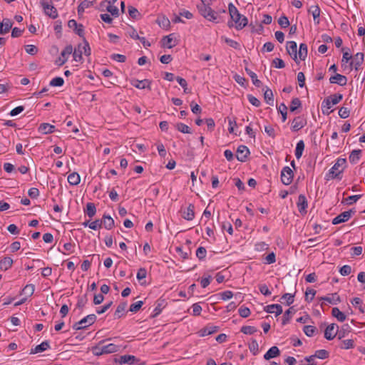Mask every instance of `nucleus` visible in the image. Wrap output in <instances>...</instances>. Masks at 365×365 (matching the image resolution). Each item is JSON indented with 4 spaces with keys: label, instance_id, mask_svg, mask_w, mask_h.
Masks as SVG:
<instances>
[{
    "label": "nucleus",
    "instance_id": "f257e3e1",
    "mask_svg": "<svg viewBox=\"0 0 365 365\" xmlns=\"http://www.w3.org/2000/svg\"><path fill=\"white\" fill-rule=\"evenodd\" d=\"M228 10L231 19L235 23L237 30L243 29L248 23L245 16H242L232 3L228 4Z\"/></svg>",
    "mask_w": 365,
    "mask_h": 365
},
{
    "label": "nucleus",
    "instance_id": "f03ea898",
    "mask_svg": "<svg viewBox=\"0 0 365 365\" xmlns=\"http://www.w3.org/2000/svg\"><path fill=\"white\" fill-rule=\"evenodd\" d=\"M343 96L340 93H334L331 95L324 99L322 103V110L323 113L329 114L333 112L334 110L331 109L334 105H336L342 100Z\"/></svg>",
    "mask_w": 365,
    "mask_h": 365
},
{
    "label": "nucleus",
    "instance_id": "7ed1b4c3",
    "mask_svg": "<svg viewBox=\"0 0 365 365\" xmlns=\"http://www.w3.org/2000/svg\"><path fill=\"white\" fill-rule=\"evenodd\" d=\"M346 164V160L345 158H338L335 164L331 167L329 170L327 176H329L331 178H337L341 180L342 176L341 173L344 171Z\"/></svg>",
    "mask_w": 365,
    "mask_h": 365
},
{
    "label": "nucleus",
    "instance_id": "20e7f679",
    "mask_svg": "<svg viewBox=\"0 0 365 365\" xmlns=\"http://www.w3.org/2000/svg\"><path fill=\"white\" fill-rule=\"evenodd\" d=\"M83 45L78 44V47L76 48L74 51L73 50V57L76 61L82 62V54H83V53L87 56L91 55V48L85 38H83Z\"/></svg>",
    "mask_w": 365,
    "mask_h": 365
},
{
    "label": "nucleus",
    "instance_id": "39448f33",
    "mask_svg": "<svg viewBox=\"0 0 365 365\" xmlns=\"http://www.w3.org/2000/svg\"><path fill=\"white\" fill-rule=\"evenodd\" d=\"M197 9L200 14L208 21L216 23L218 22L217 21L218 19L217 13L206 4H201L200 5H198Z\"/></svg>",
    "mask_w": 365,
    "mask_h": 365
},
{
    "label": "nucleus",
    "instance_id": "423d86ee",
    "mask_svg": "<svg viewBox=\"0 0 365 365\" xmlns=\"http://www.w3.org/2000/svg\"><path fill=\"white\" fill-rule=\"evenodd\" d=\"M41 5L43 9L45 14L50 18L55 19L58 17L57 9L46 0H41Z\"/></svg>",
    "mask_w": 365,
    "mask_h": 365
},
{
    "label": "nucleus",
    "instance_id": "0eeeda50",
    "mask_svg": "<svg viewBox=\"0 0 365 365\" xmlns=\"http://www.w3.org/2000/svg\"><path fill=\"white\" fill-rule=\"evenodd\" d=\"M294 173L292 170L289 167L285 166L281 172L282 182L285 185H289L292 183Z\"/></svg>",
    "mask_w": 365,
    "mask_h": 365
},
{
    "label": "nucleus",
    "instance_id": "6e6552de",
    "mask_svg": "<svg viewBox=\"0 0 365 365\" xmlns=\"http://www.w3.org/2000/svg\"><path fill=\"white\" fill-rule=\"evenodd\" d=\"M71 53H73V46L71 45L66 46L61 51V56L56 61V63L59 66L63 65Z\"/></svg>",
    "mask_w": 365,
    "mask_h": 365
},
{
    "label": "nucleus",
    "instance_id": "1a4fd4ad",
    "mask_svg": "<svg viewBox=\"0 0 365 365\" xmlns=\"http://www.w3.org/2000/svg\"><path fill=\"white\" fill-rule=\"evenodd\" d=\"M318 299L319 301L327 302L331 304H337L338 303H339L341 302V298L337 293H332V294H329L325 297H318ZM324 304H325L324 302H322L321 304L322 308H323Z\"/></svg>",
    "mask_w": 365,
    "mask_h": 365
},
{
    "label": "nucleus",
    "instance_id": "9d476101",
    "mask_svg": "<svg viewBox=\"0 0 365 365\" xmlns=\"http://www.w3.org/2000/svg\"><path fill=\"white\" fill-rule=\"evenodd\" d=\"M355 212L353 210H349L341 212L332 220L333 225H338L339 223L347 222L351 217V215Z\"/></svg>",
    "mask_w": 365,
    "mask_h": 365
},
{
    "label": "nucleus",
    "instance_id": "9b49d317",
    "mask_svg": "<svg viewBox=\"0 0 365 365\" xmlns=\"http://www.w3.org/2000/svg\"><path fill=\"white\" fill-rule=\"evenodd\" d=\"M250 150L245 145H240L236 152V158L240 162H245L250 155Z\"/></svg>",
    "mask_w": 365,
    "mask_h": 365
},
{
    "label": "nucleus",
    "instance_id": "f8f14e48",
    "mask_svg": "<svg viewBox=\"0 0 365 365\" xmlns=\"http://www.w3.org/2000/svg\"><path fill=\"white\" fill-rule=\"evenodd\" d=\"M307 124V120L304 118V115L296 116L292 123V130L294 131H298L304 128Z\"/></svg>",
    "mask_w": 365,
    "mask_h": 365
},
{
    "label": "nucleus",
    "instance_id": "ddd939ff",
    "mask_svg": "<svg viewBox=\"0 0 365 365\" xmlns=\"http://www.w3.org/2000/svg\"><path fill=\"white\" fill-rule=\"evenodd\" d=\"M337 329H339V327L336 324H329L324 331V337L327 340L334 339L337 335Z\"/></svg>",
    "mask_w": 365,
    "mask_h": 365
},
{
    "label": "nucleus",
    "instance_id": "4468645a",
    "mask_svg": "<svg viewBox=\"0 0 365 365\" xmlns=\"http://www.w3.org/2000/svg\"><path fill=\"white\" fill-rule=\"evenodd\" d=\"M298 210L302 215L307 213V209L308 207V202L305 195L301 194L298 197V202L297 203Z\"/></svg>",
    "mask_w": 365,
    "mask_h": 365
},
{
    "label": "nucleus",
    "instance_id": "2eb2a0df",
    "mask_svg": "<svg viewBox=\"0 0 365 365\" xmlns=\"http://www.w3.org/2000/svg\"><path fill=\"white\" fill-rule=\"evenodd\" d=\"M139 359H138L135 356L133 355H123L120 356L118 359L115 358V361L120 364H133L135 362H138Z\"/></svg>",
    "mask_w": 365,
    "mask_h": 365
},
{
    "label": "nucleus",
    "instance_id": "dca6fc26",
    "mask_svg": "<svg viewBox=\"0 0 365 365\" xmlns=\"http://www.w3.org/2000/svg\"><path fill=\"white\" fill-rule=\"evenodd\" d=\"M287 53L292 57L293 60L298 63L297 61V45L295 41H288L287 43Z\"/></svg>",
    "mask_w": 365,
    "mask_h": 365
},
{
    "label": "nucleus",
    "instance_id": "f3484780",
    "mask_svg": "<svg viewBox=\"0 0 365 365\" xmlns=\"http://www.w3.org/2000/svg\"><path fill=\"white\" fill-rule=\"evenodd\" d=\"M195 206L190 204L187 208L182 210V217L188 221L192 220L195 217Z\"/></svg>",
    "mask_w": 365,
    "mask_h": 365
},
{
    "label": "nucleus",
    "instance_id": "a211bd4d",
    "mask_svg": "<svg viewBox=\"0 0 365 365\" xmlns=\"http://www.w3.org/2000/svg\"><path fill=\"white\" fill-rule=\"evenodd\" d=\"M131 85L139 89L148 88L150 90V81L148 79L139 81L138 79H133L131 81Z\"/></svg>",
    "mask_w": 365,
    "mask_h": 365
},
{
    "label": "nucleus",
    "instance_id": "6ab92c4d",
    "mask_svg": "<svg viewBox=\"0 0 365 365\" xmlns=\"http://www.w3.org/2000/svg\"><path fill=\"white\" fill-rule=\"evenodd\" d=\"M364 62V53L359 52L353 57L352 61L350 63V66H353L355 70H359V67Z\"/></svg>",
    "mask_w": 365,
    "mask_h": 365
},
{
    "label": "nucleus",
    "instance_id": "aec40b11",
    "mask_svg": "<svg viewBox=\"0 0 365 365\" xmlns=\"http://www.w3.org/2000/svg\"><path fill=\"white\" fill-rule=\"evenodd\" d=\"M329 82L331 83H336L339 86H343L346 85L347 78L345 76H343L339 73H336L334 76L330 77Z\"/></svg>",
    "mask_w": 365,
    "mask_h": 365
},
{
    "label": "nucleus",
    "instance_id": "412c9836",
    "mask_svg": "<svg viewBox=\"0 0 365 365\" xmlns=\"http://www.w3.org/2000/svg\"><path fill=\"white\" fill-rule=\"evenodd\" d=\"M264 310L267 313H275L277 317L280 315L283 312L282 306L278 304L267 305L264 307Z\"/></svg>",
    "mask_w": 365,
    "mask_h": 365
},
{
    "label": "nucleus",
    "instance_id": "4be33fe9",
    "mask_svg": "<svg viewBox=\"0 0 365 365\" xmlns=\"http://www.w3.org/2000/svg\"><path fill=\"white\" fill-rule=\"evenodd\" d=\"M38 130L42 134L52 133L55 130V126L49 123H43L40 124Z\"/></svg>",
    "mask_w": 365,
    "mask_h": 365
},
{
    "label": "nucleus",
    "instance_id": "5701e85b",
    "mask_svg": "<svg viewBox=\"0 0 365 365\" xmlns=\"http://www.w3.org/2000/svg\"><path fill=\"white\" fill-rule=\"evenodd\" d=\"M308 12L312 14L314 22L317 24H319V16L321 13L319 6L318 5L311 6L308 9Z\"/></svg>",
    "mask_w": 365,
    "mask_h": 365
},
{
    "label": "nucleus",
    "instance_id": "b1692460",
    "mask_svg": "<svg viewBox=\"0 0 365 365\" xmlns=\"http://www.w3.org/2000/svg\"><path fill=\"white\" fill-rule=\"evenodd\" d=\"M50 348L48 341H44L40 344L37 345L34 349H31L30 354H34L40 352H43Z\"/></svg>",
    "mask_w": 365,
    "mask_h": 365
},
{
    "label": "nucleus",
    "instance_id": "393cba45",
    "mask_svg": "<svg viewBox=\"0 0 365 365\" xmlns=\"http://www.w3.org/2000/svg\"><path fill=\"white\" fill-rule=\"evenodd\" d=\"M279 354L280 351L279 348L276 346H273L265 353L264 358L266 360H269L270 359L279 356Z\"/></svg>",
    "mask_w": 365,
    "mask_h": 365
},
{
    "label": "nucleus",
    "instance_id": "a878e982",
    "mask_svg": "<svg viewBox=\"0 0 365 365\" xmlns=\"http://www.w3.org/2000/svg\"><path fill=\"white\" fill-rule=\"evenodd\" d=\"M101 220L106 230H111L115 226L114 220L110 215L104 214Z\"/></svg>",
    "mask_w": 365,
    "mask_h": 365
},
{
    "label": "nucleus",
    "instance_id": "bb28decb",
    "mask_svg": "<svg viewBox=\"0 0 365 365\" xmlns=\"http://www.w3.org/2000/svg\"><path fill=\"white\" fill-rule=\"evenodd\" d=\"M127 307V302H120L114 313V317L116 319H120L121 317L125 315V311Z\"/></svg>",
    "mask_w": 365,
    "mask_h": 365
},
{
    "label": "nucleus",
    "instance_id": "cd10ccee",
    "mask_svg": "<svg viewBox=\"0 0 365 365\" xmlns=\"http://www.w3.org/2000/svg\"><path fill=\"white\" fill-rule=\"evenodd\" d=\"M13 259L9 257H4L0 260V269L6 271L11 267Z\"/></svg>",
    "mask_w": 365,
    "mask_h": 365
},
{
    "label": "nucleus",
    "instance_id": "c85d7f7f",
    "mask_svg": "<svg viewBox=\"0 0 365 365\" xmlns=\"http://www.w3.org/2000/svg\"><path fill=\"white\" fill-rule=\"evenodd\" d=\"M156 307L153 310V314L151 315L152 318H155L159 315L161 313L163 309L165 307V302L164 299H159L156 302Z\"/></svg>",
    "mask_w": 365,
    "mask_h": 365
},
{
    "label": "nucleus",
    "instance_id": "c756f323",
    "mask_svg": "<svg viewBox=\"0 0 365 365\" xmlns=\"http://www.w3.org/2000/svg\"><path fill=\"white\" fill-rule=\"evenodd\" d=\"M96 318L97 317H96V314H91L86 316L81 320H80L78 322V324H81L82 326L88 325V327L89 326H91L95 323V322L96 321Z\"/></svg>",
    "mask_w": 365,
    "mask_h": 365
},
{
    "label": "nucleus",
    "instance_id": "7c9ffc66",
    "mask_svg": "<svg viewBox=\"0 0 365 365\" xmlns=\"http://www.w3.org/2000/svg\"><path fill=\"white\" fill-rule=\"evenodd\" d=\"M219 327L217 326H207L200 331V336H205L212 334L217 331Z\"/></svg>",
    "mask_w": 365,
    "mask_h": 365
},
{
    "label": "nucleus",
    "instance_id": "2f4dec72",
    "mask_svg": "<svg viewBox=\"0 0 365 365\" xmlns=\"http://www.w3.org/2000/svg\"><path fill=\"white\" fill-rule=\"evenodd\" d=\"M245 71L250 76L251 78L253 84L257 87H261L262 86V82L257 78V74L252 71L250 69H249L247 67L245 68Z\"/></svg>",
    "mask_w": 365,
    "mask_h": 365
},
{
    "label": "nucleus",
    "instance_id": "473e14b6",
    "mask_svg": "<svg viewBox=\"0 0 365 365\" xmlns=\"http://www.w3.org/2000/svg\"><path fill=\"white\" fill-rule=\"evenodd\" d=\"M103 352L104 354H111L119 351L120 346L114 344H109L105 346H102Z\"/></svg>",
    "mask_w": 365,
    "mask_h": 365
},
{
    "label": "nucleus",
    "instance_id": "72a5a7b5",
    "mask_svg": "<svg viewBox=\"0 0 365 365\" xmlns=\"http://www.w3.org/2000/svg\"><path fill=\"white\" fill-rule=\"evenodd\" d=\"M68 182L71 185H77L81 182V178L78 173L73 172L68 176Z\"/></svg>",
    "mask_w": 365,
    "mask_h": 365
},
{
    "label": "nucleus",
    "instance_id": "f704fd0d",
    "mask_svg": "<svg viewBox=\"0 0 365 365\" xmlns=\"http://www.w3.org/2000/svg\"><path fill=\"white\" fill-rule=\"evenodd\" d=\"M84 212L90 218H92L96 213V207L95 204L93 202H88Z\"/></svg>",
    "mask_w": 365,
    "mask_h": 365
},
{
    "label": "nucleus",
    "instance_id": "c9c22d12",
    "mask_svg": "<svg viewBox=\"0 0 365 365\" xmlns=\"http://www.w3.org/2000/svg\"><path fill=\"white\" fill-rule=\"evenodd\" d=\"M361 150H354L349 155V160L351 163L355 164L356 163L361 157Z\"/></svg>",
    "mask_w": 365,
    "mask_h": 365
},
{
    "label": "nucleus",
    "instance_id": "e433bc0d",
    "mask_svg": "<svg viewBox=\"0 0 365 365\" xmlns=\"http://www.w3.org/2000/svg\"><path fill=\"white\" fill-rule=\"evenodd\" d=\"M331 314L341 322L346 320V315L342 312H341L338 307H334L332 309Z\"/></svg>",
    "mask_w": 365,
    "mask_h": 365
},
{
    "label": "nucleus",
    "instance_id": "4c0bfd02",
    "mask_svg": "<svg viewBox=\"0 0 365 365\" xmlns=\"http://www.w3.org/2000/svg\"><path fill=\"white\" fill-rule=\"evenodd\" d=\"M297 55L302 61H304L307 56V46L306 43H301Z\"/></svg>",
    "mask_w": 365,
    "mask_h": 365
},
{
    "label": "nucleus",
    "instance_id": "58836bf2",
    "mask_svg": "<svg viewBox=\"0 0 365 365\" xmlns=\"http://www.w3.org/2000/svg\"><path fill=\"white\" fill-rule=\"evenodd\" d=\"M350 329H351V328H350L349 325L347 324H344L341 327L340 330H339V329H337V335H338L339 339H341L342 338L345 337L346 334L350 331Z\"/></svg>",
    "mask_w": 365,
    "mask_h": 365
},
{
    "label": "nucleus",
    "instance_id": "ea45409f",
    "mask_svg": "<svg viewBox=\"0 0 365 365\" xmlns=\"http://www.w3.org/2000/svg\"><path fill=\"white\" fill-rule=\"evenodd\" d=\"M93 5V1L90 0H84L78 6V13L82 14L84 12L85 9L89 8Z\"/></svg>",
    "mask_w": 365,
    "mask_h": 365
},
{
    "label": "nucleus",
    "instance_id": "a19ab883",
    "mask_svg": "<svg viewBox=\"0 0 365 365\" xmlns=\"http://www.w3.org/2000/svg\"><path fill=\"white\" fill-rule=\"evenodd\" d=\"M304 149V143L303 140H299L297 143L296 149H295V156L297 159H299L302 157Z\"/></svg>",
    "mask_w": 365,
    "mask_h": 365
},
{
    "label": "nucleus",
    "instance_id": "79ce46f5",
    "mask_svg": "<svg viewBox=\"0 0 365 365\" xmlns=\"http://www.w3.org/2000/svg\"><path fill=\"white\" fill-rule=\"evenodd\" d=\"M351 303L354 307L356 308H358L359 312L362 314L364 313V307L362 306V300L359 297H354L351 301Z\"/></svg>",
    "mask_w": 365,
    "mask_h": 365
},
{
    "label": "nucleus",
    "instance_id": "37998d69",
    "mask_svg": "<svg viewBox=\"0 0 365 365\" xmlns=\"http://www.w3.org/2000/svg\"><path fill=\"white\" fill-rule=\"evenodd\" d=\"M107 340L108 339L101 340L97 346L92 347L91 351H92V353L95 356H101V355L105 354L104 352H103V348H102V346H101V345Z\"/></svg>",
    "mask_w": 365,
    "mask_h": 365
},
{
    "label": "nucleus",
    "instance_id": "c03bdc74",
    "mask_svg": "<svg viewBox=\"0 0 365 365\" xmlns=\"http://www.w3.org/2000/svg\"><path fill=\"white\" fill-rule=\"evenodd\" d=\"M173 34H170L168 36H164L162 39V43L163 47H166L168 48H172L175 45H172L171 43L173 41V38L171 37Z\"/></svg>",
    "mask_w": 365,
    "mask_h": 365
},
{
    "label": "nucleus",
    "instance_id": "a18cd8bd",
    "mask_svg": "<svg viewBox=\"0 0 365 365\" xmlns=\"http://www.w3.org/2000/svg\"><path fill=\"white\" fill-rule=\"evenodd\" d=\"M264 98L268 104L272 105L273 103V93L271 89L267 88L264 93Z\"/></svg>",
    "mask_w": 365,
    "mask_h": 365
},
{
    "label": "nucleus",
    "instance_id": "49530a36",
    "mask_svg": "<svg viewBox=\"0 0 365 365\" xmlns=\"http://www.w3.org/2000/svg\"><path fill=\"white\" fill-rule=\"evenodd\" d=\"M175 126L180 132L182 133H191L190 128L182 123H178Z\"/></svg>",
    "mask_w": 365,
    "mask_h": 365
},
{
    "label": "nucleus",
    "instance_id": "de8ad7c7",
    "mask_svg": "<svg viewBox=\"0 0 365 365\" xmlns=\"http://www.w3.org/2000/svg\"><path fill=\"white\" fill-rule=\"evenodd\" d=\"M156 21L160 27L164 29H167L170 24V20L165 16L158 18Z\"/></svg>",
    "mask_w": 365,
    "mask_h": 365
},
{
    "label": "nucleus",
    "instance_id": "09e8293b",
    "mask_svg": "<svg viewBox=\"0 0 365 365\" xmlns=\"http://www.w3.org/2000/svg\"><path fill=\"white\" fill-rule=\"evenodd\" d=\"M295 312V310L294 309V307H292L289 309H288L284 314L283 319H282V324L285 325L289 322L290 319V314Z\"/></svg>",
    "mask_w": 365,
    "mask_h": 365
},
{
    "label": "nucleus",
    "instance_id": "8fccbe9b",
    "mask_svg": "<svg viewBox=\"0 0 365 365\" xmlns=\"http://www.w3.org/2000/svg\"><path fill=\"white\" fill-rule=\"evenodd\" d=\"M241 332L245 334H253L254 333L257 331V329L255 327L252 326H243L240 329Z\"/></svg>",
    "mask_w": 365,
    "mask_h": 365
},
{
    "label": "nucleus",
    "instance_id": "3c124183",
    "mask_svg": "<svg viewBox=\"0 0 365 365\" xmlns=\"http://www.w3.org/2000/svg\"><path fill=\"white\" fill-rule=\"evenodd\" d=\"M303 331L304 332V334L309 336V337H311L314 335V334L317 331V329L314 326H311V325H306L303 328Z\"/></svg>",
    "mask_w": 365,
    "mask_h": 365
},
{
    "label": "nucleus",
    "instance_id": "603ef678",
    "mask_svg": "<svg viewBox=\"0 0 365 365\" xmlns=\"http://www.w3.org/2000/svg\"><path fill=\"white\" fill-rule=\"evenodd\" d=\"M301 101L298 98H294L289 106L290 112H294L298 108L301 106Z\"/></svg>",
    "mask_w": 365,
    "mask_h": 365
},
{
    "label": "nucleus",
    "instance_id": "864d4df0",
    "mask_svg": "<svg viewBox=\"0 0 365 365\" xmlns=\"http://www.w3.org/2000/svg\"><path fill=\"white\" fill-rule=\"evenodd\" d=\"M315 358H319L320 359H325L329 357V352L324 349H319L315 351L314 354Z\"/></svg>",
    "mask_w": 365,
    "mask_h": 365
},
{
    "label": "nucleus",
    "instance_id": "5fc2aeb1",
    "mask_svg": "<svg viewBox=\"0 0 365 365\" xmlns=\"http://www.w3.org/2000/svg\"><path fill=\"white\" fill-rule=\"evenodd\" d=\"M238 312L239 314L243 318L248 317L251 314L250 309L245 306L240 307V309H238Z\"/></svg>",
    "mask_w": 365,
    "mask_h": 365
},
{
    "label": "nucleus",
    "instance_id": "6e6d98bb",
    "mask_svg": "<svg viewBox=\"0 0 365 365\" xmlns=\"http://www.w3.org/2000/svg\"><path fill=\"white\" fill-rule=\"evenodd\" d=\"M316 292H317L314 289L307 288L305 292V300L307 302H311L314 299Z\"/></svg>",
    "mask_w": 365,
    "mask_h": 365
},
{
    "label": "nucleus",
    "instance_id": "4d7b16f0",
    "mask_svg": "<svg viewBox=\"0 0 365 365\" xmlns=\"http://www.w3.org/2000/svg\"><path fill=\"white\" fill-rule=\"evenodd\" d=\"M249 349L254 355H256L259 351V344L255 339H252L251 343L249 344Z\"/></svg>",
    "mask_w": 365,
    "mask_h": 365
},
{
    "label": "nucleus",
    "instance_id": "13d9d810",
    "mask_svg": "<svg viewBox=\"0 0 365 365\" xmlns=\"http://www.w3.org/2000/svg\"><path fill=\"white\" fill-rule=\"evenodd\" d=\"M207 251L206 249L203 247H200L197 248L196 251V256L200 260L205 259L206 257Z\"/></svg>",
    "mask_w": 365,
    "mask_h": 365
},
{
    "label": "nucleus",
    "instance_id": "bf43d9fd",
    "mask_svg": "<svg viewBox=\"0 0 365 365\" xmlns=\"http://www.w3.org/2000/svg\"><path fill=\"white\" fill-rule=\"evenodd\" d=\"M349 48H342L343 57L341 61L344 63H348L351 58L352 56L349 53Z\"/></svg>",
    "mask_w": 365,
    "mask_h": 365
},
{
    "label": "nucleus",
    "instance_id": "052dcab7",
    "mask_svg": "<svg viewBox=\"0 0 365 365\" xmlns=\"http://www.w3.org/2000/svg\"><path fill=\"white\" fill-rule=\"evenodd\" d=\"M64 81L61 77H56L50 81L51 86H62Z\"/></svg>",
    "mask_w": 365,
    "mask_h": 365
},
{
    "label": "nucleus",
    "instance_id": "680f3d73",
    "mask_svg": "<svg viewBox=\"0 0 365 365\" xmlns=\"http://www.w3.org/2000/svg\"><path fill=\"white\" fill-rule=\"evenodd\" d=\"M143 304V301L136 302L130 306L129 311L131 312H137L141 308Z\"/></svg>",
    "mask_w": 365,
    "mask_h": 365
},
{
    "label": "nucleus",
    "instance_id": "e2e57ef3",
    "mask_svg": "<svg viewBox=\"0 0 365 365\" xmlns=\"http://www.w3.org/2000/svg\"><path fill=\"white\" fill-rule=\"evenodd\" d=\"M354 346V341L352 339H345L342 341L341 349H349Z\"/></svg>",
    "mask_w": 365,
    "mask_h": 365
},
{
    "label": "nucleus",
    "instance_id": "0e129e2a",
    "mask_svg": "<svg viewBox=\"0 0 365 365\" xmlns=\"http://www.w3.org/2000/svg\"><path fill=\"white\" fill-rule=\"evenodd\" d=\"M1 23L4 26V31L6 32V34L8 33L12 27V21L9 19H4Z\"/></svg>",
    "mask_w": 365,
    "mask_h": 365
},
{
    "label": "nucleus",
    "instance_id": "69168bd1",
    "mask_svg": "<svg viewBox=\"0 0 365 365\" xmlns=\"http://www.w3.org/2000/svg\"><path fill=\"white\" fill-rule=\"evenodd\" d=\"M294 294L286 293L282 296L281 299L286 300V304L289 306L294 302Z\"/></svg>",
    "mask_w": 365,
    "mask_h": 365
},
{
    "label": "nucleus",
    "instance_id": "338daca9",
    "mask_svg": "<svg viewBox=\"0 0 365 365\" xmlns=\"http://www.w3.org/2000/svg\"><path fill=\"white\" fill-rule=\"evenodd\" d=\"M102 225H103L102 220H96L95 221L91 222L89 224V228H91V230H96L101 228Z\"/></svg>",
    "mask_w": 365,
    "mask_h": 365
},
{
    "label": "nucleus",
    "instance_id": "774afa93",
    "mask_svg": "<svg viewBox=\"0 0 365 365\" xmlns=\"http://www.w3.org/2000/svg\"><path fill=\"white\" fill-rule=\"evenodd\" d=\"M106 9L113 16H118L119 14L118 9L115 6L110 4V1H109V5L107 6Z\"/></svg>",
    "mask_w": 365,
    "mask_h": 365
}]
</instances>
